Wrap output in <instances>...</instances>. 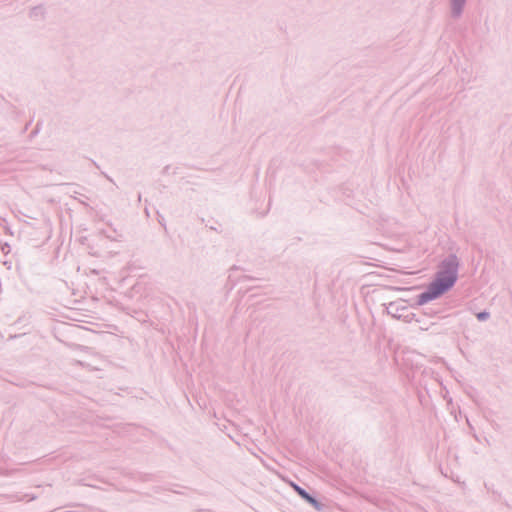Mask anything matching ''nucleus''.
I'll use <instances>...</instances> for the list:
<instances>
[{
  "mask_svg": "<svg viewBox=\"0 0 512 512\" xmlns=\"http://www.w3.org/2000/svg\"><path fill=\"white\" fill-rule=\"evenodd\" d=\"M305 502L310 504L317 511H323L325 509V505L318 501L313 495L309 492L302 498Z\"/></svg>",
  "mask_w": 512,
  "mask_h": 512,
  "instance_id": "5",
  "label": "nucleus"
},
{
  "mask_svg": "<svg viewBox=\"0 0 512 512\" xmlns=\"http://www.w3.org/2000/svg\"><path fill=\"white\" fill-rule=\"evenodd\" d=\"M467 0H450V13L453 19H459L464 11Z\"/></svg>",
  "mask_w": 512,
  "mask_h": 512,
  "instance_id": "2",
  "label": "nucleus"
},
{
  "mask_svg": "<svg viewBox=\"0 0 512 512\" xmlns=\"http://www.w3.org/2000/svg\"><path fill=\"white\" fill-rule=\"evenodd\" d=\"M159 222H160V224H161L162 226H164V227H165V223H163V220H160Z\"/></svg>",
  "mask_w": 512,
  "mask_h": 512,
  "instance_id": "9",
  "label": "nucleus"
},
{
  "mask_svg": "<svg viewBox=\"0 0 512 512\" xmlns=\"http://www.w3.org/2000/svg\"><path fill=\"white\" fill-rule=\"evenodd\" d=\"M459 267L460 261L454 253L441 260L434 279L428 284L426 290L417 296L416 303L424 305L451 290L458 280Z\"/></svg>",
  "mask_w": 512,
  "mask_h": 512,
  "instance_id": "1",
  "label": "nucleus"
},
{
  "mask_svg": "<svg viewBox=\"0 0 512 512\" xmlns=\"http://www.w3.org/2000/svg\"><path fill=\"white\" fill-rule=\"evenodd\" d=\"M40 131V123L38 122L34 128V130L31 132V137L36 136Z\"/></svg>",
  "mask_w": 512,
  "mask_h": 512,
  "instance_id": "8",
  "label": "nucleus"
},
{
  "mask_svg": "<svg viewBox=\"0 0 512 512\" xmlns=\"http://www.w3.org/2000/svg\"><path fill=\"white\" fill-rule=\"evenodd\" d=\"M159 222H160V224H161L162 226H164V227H165V223H163V220H160Z\"/></svg>",
  "mask_w": 512,
  "mask_h": 512,
  "instance_id": "10",
  "label": "nucleus"
},
{
  "mask_svg": "<svg viewBox=\"0 0 512 512\" xmlns=\"http://www.w3.org/2000/svg\"><path fill=\"white\" fill-rule=\"evenodd\" d=\"M291 487L297 493V495L300 496L301 498H303L308 493L304 488H302L301 486H299L298 484H296L294 482H291Z\"/></svg>",
  "mask_w": 512,
  "mask_h": 512,
  "instance_id": "6",
  "label": "nucleus"
},
{
  "mask_svg": "<svg viewBox=\"0 0 512 512\" xmlns=\"http://www.w3.org/2000/svg\"><path fill=\"white\" fill-rule=\"evenodd\" d=\"M29 17L34 20H43L45 17V8L43 5L34 6L29 11Z\"/></svg>",
  "mask_w": 512,
  "mask_h": 512,
  "instance_id": "3",
  "label": "nucleus"
},
{
  "mask_svg": "<svg viewBox=\"0 0 512 512\" xmlns=\"http://www.w3.org/2000/svg\"><path fill=\"white\" fill-rule=\"evenodd\" d=\"M490 317V313L486 310H483V311H480L476 314V318L480 321V322H484L486 320H488Z\"/></svg>",
  "mask_w": 512,
  "mask_h": 512,
  "instance_id": "7",
  "label": "nucleus"
},
{
  "mask_svg": "<svg viewBox=\"0 0 512 512\" xmlns=\"http://www.w3.org/2000/svg\"><path fill=\"white\" fill-rule=\"evenodd\" d=\"M305 502L310 504L317 511H323L325 509V505L318 501L313 495L309 492L302 498Z\"/></svg>",
  "mask_w": 512,
  "mask_h": 512,
  "instance_id": "4",
  "label": "nucleus"
}]
</instances>
